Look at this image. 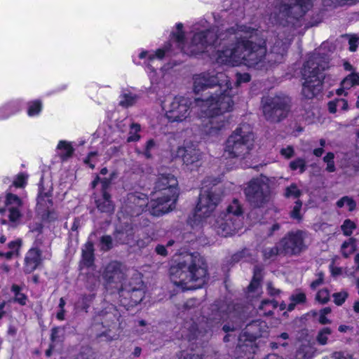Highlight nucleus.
<instances>
[{"mask_svg":"<svg viewBox=\"0 0 359 359\" xmlns=\"http://www.w3.org/2000/svg\"><path fill=\"white\" fill-rule=\"evenodd\" d=\"M193 37L189 41L183 32V24L175 25V30L170 37L179 49L189 55L201 53H213L212 58L217 63L231 66L244 65L249 67L262 69L265 67V41L258 39V30L244 25H236L230 28H222L215 33L214 30L201 29L198 25L194 26Z\"/></svg>","mask_w":359,"mask_h":359,"instance_id":"obj_1","label":"nucleus"},{"mask_svg":"<svg viewBox=\"0 0 359 359\" xmlns=\"http://www.w3.org/2000/svg\"><path fill=\"white\" fill-rule=\"evenodd\" d=\"M192 82L193 92L196 95H201L214 87H219L218 90L211 93L208 97H198L194 100L196 112L201 113L202 116L211 117V126L207 128L206 132L210 135L218 136L229 122L224 114L233 110L234 104V93L229 78L224 73L210 69L194 74Z\"/></svg>","mask_w":359,"mask_h":359,"instance_id":"obj_2","label":"nucleus"},{"mask_svg":"<svg viewBox=\"0 0 359 359\" xmlns=\"http://www.w3.org/2000/svg\"><path fill=\"white\" fill-rule=\"evenodd\" d=\"M207 183V181L203 183L195 212L189 220L190 226L193 229L198 230L209 224L217 234L224 237L236 233L243 226V211L239 202L233 200L228 206L226 213L212 216L219 202L220 195L215 184L210 186Z\"/></svg>","mask_w":359,"mask_h":359,"instance_id":"obj_3","label":"nucleus"},{"mask_svg":"<svg viewBox=\"0 0 359 359\" xmlns=\"http://www.w3.org/2000/svg\"><path fill=\"white\" fill-rule=\"evenodd\" d=\"M177 179L172 175H162L158 182L159 190L155 191L149 203L146 195L143 194H130L129 205L126 208L130 209L131 216L138 215L147 208L149 213L159 217L168 212L175 208L178 197Z\"/></svg>","mask_w":359,"mask_h":359,"instance_id":"obj_4","label":"nucleus"},{"mask_svg":"<svg viewBox=\"0 0 359 359\" xmlns=\"http://www.w3.org/2000/svg\"><path fill=\"white\" fill-rule=\"evenodd\" d=\"M170 279L182 290H196L207 281V269L198 252L183 255V261L170 268Z\"/></svg>","mask_w":359,"mask_h":359,"instance_id":"obj_5","label":"nucleus"},{"mask_svg":"<svg viewBox=\"0 0 359 359\" xmlns=\"http://www.w3.org/2000/svg\"><path fill=\"white\" fill-rule=\"evenodd\" d=\"M328 67L327 59L313 54L304 65L302 76L304 80L302 93L307 98H312L321 90L324 79L323 71Z\"/></svg>","mask_w":359,"mask_h":359,"instance_id":"obj_6","label":"nucleus"},{"mask_svg":"<svg viewBox=\"0 0 359 359\" xmlns=\"http://www.w3.org/2000/svg\"><path fill=\"white\" fill-rule=\"evenodd\" d=\"M255 145L254 134L248 126L236 128L227 138L224 155L226 158L243 160L250 154Z\"/></svg>","mask_w":359,"mask_h":359,"instance_id":"obj_7","label":"nucleus"},{"mask_svg":"<svg viewBox=\"0 0 359 359\" xmlns=\"http://www.w3.org/2000/svg\"><path fill=\"white\" fill-rule=\"evenodd\" d=\"M313 0H278L271 13L273 23H292L302 18L312 6Z\"/></svg>","mask_w":359,"mask_h":359,"instance_id":"obj_8","label":"nucleus"},{"mask_svg":"<svg viewBox=\"0 0 359 359\" xmlns=\"http://www.w3.org/2000/svg\"><path fill=\"white\" fill-rule=\"evenodd\" d=\"M166 102L168 103L162 104V108L170 121L182 122L189 116L191 111H194L200 118H207L204 126V133L209 137H214L206 132L207 128L211 126L210 123L211 117L202 116L201 113L196 112L194 102L192 104L188 98L184 97H168Z\"/></svg>","mask_w":359,"mask_h":359,"instance_id":"obj_9","label":"nucleus"},{"mask_svg":"<svg viewBox=\"0 0 359 359\" xmlns=\"http://www.w3.org/2000/svg\"><path fill=\"white\" fill-rule=\"evenodd\" d=\"M268 327L264 321L255 320L247 325L245 331L240 335L239 345L236 348L238 357L250 359L255 353L257 348L254 341L267 335Z\"/></svg>","mask_w":359,"mask_h":359,"instance_id":"obj_10","label":"nucleus"},{"mask_svg":"<svg viewBox=\"0 0 359 359\" xmlns=\"http://www.w3.org/2000/svg\"><path fill=\"white\" fill-rule=\"evenodd\" d=\"M170 52H172L170 43L165 44L163 48L156 50L140 49L133 55V61L137 65L144 67L151 82L153 83L158 81L156 67L157 62Z\"/></svg>","mask_w":359,"mask_h":359,"instance_id":"obj_11","label":"nucleus"},{"mask_svg":"<svg viewBox=\"0 0 359 359\" xmlns=\"http://www.w3.org/2000/svg\"><path fill=\"white\" fill-rule=\"evenodd\" d=\"M289 98L284 95L267 96L262 99L263 112L266 119L279 121L288 111Z\"/></svg>","mask_w":359,"mask_h":359,"instance_id":"obj_12","label":"nucleus"},{"mask_svg":"<svg viewBox=\"0 0 359 359\" xmlns=\"http://www.w3.org/2000/svg\"><path fill=\"white\" fill-rule=\"evenodd\" d=\"M5 204V208L0 210L1 223L15 226L22 215L20 210L22 205V201L17 195L8 192L6 195Z\"/></svg>","mask_w":359,"mask_h":359,"instance_id":"obj_13","label":"nucleus"},{"mask_svg":"<svg viewBox=\"0 0 359 359\" xmlns=\"http://www.w3.org/2000/svg\"><path fill=\"white\" fill-rule=\"evenodd\" d=\"M264 177L251 180L246 188L245 194L248 200L255 205H261L266 201L269 194V186Z\"/></svg>","mask_w":359,"mask_h":359,"instance_id":"obj_14","label":"nucleus"},{"mask_svg":"<svg viewBox=\"0 0 359 359\" xmlns=\"http://www.w3.org/2000/svg\"><path fill=\"white\" fill-rule=\"evenodd\" d=\"M305 233L297 231L288 233L279 242L280 250L285 253L297 254L300 252L304 245Z\"/></svg>","mask_w":359,"mask_h":359,"instance_id":"obj_15","label":"nucleus"},{"mask_svg":"<svg viewBox=\"0 0 359 359\" xmlns=\"http://www.w3.org/2000/svg\"><path fill=\"white\" fill-rule=\"evenodd\" d=\"M177 156L182 158L188 170H194L201 165V152L194 145L179 147Z\"/></svg>","mask_w":359,"mask_h":359,"instance_id":"obj_16","label":"nucleus"},{"mask_svg":"<svg viewBox=\"0 0 359 359\" xmlns=\"http://www.w3.org/2000/svg\"><path fill=\"white\" fill-rule=\"evenodd\" d=\"M100 182L102 194L101 198L95 201L97 208L104 212H112L114 209V206L111 201L110 200V196L107 192V189L110 184V180L107 178L101 179L97 176L96 178L92 182L93 187H95L98 183Z\"/></svg>","mask_w":359,"mask_h":359,"instance_id":"obj_17","label":"nucleus"},{"mask_svg":"<svg viewBox=\"0 0 359 359\" xmlns=\"http://www.w3.org/2000/svg\"><path fill=\"white\" fill-rule=\"evenodd\" d=\"M52 205L50 196L40 192L37 199V209L44 219L50 221L56 218L57 215L52 209Z\"/></svg>","mask_w":359,"mask_h":359,"instance_id":"obj_18","label":"nucleus"},{"mask_svg":"<svg viewBox=\"0 0 359 359\" xmlns=\"http://www.w3.org/2000/svg\"><path fill=\"white\" fill-rule=\"evenodd\" d=\"M41 251L37 248H32L25 255L24 271L30 273L36 270L42 263Z\"/></svg>","mask_w":359,"mask_h":359,"instance_id":"obj_19","label":"nucleus"},{"mask_svg":"<svg viewBox=\"0 0 359 359\" xmlns=\"http://www.w3.org/2000/svg\"><path fill=\"white\" fill-rule=\"evenodd\" d=\"M20 247V239L11 241L7 243L5 250H0V257H4L6 259H11L13 257H18Z\"/></svg>","mask_w":359,"mask_h":359,"instance_id":"obj_20","label":"nucleus"},{"mask_svg":"<svg viewBox=\"0 0 359 359\" xmlns=\"http://www.w3.org/2000/svg\"><path fill=\"white\" fill-rule=\"evenodd\" d=\"M355 85H359V74L353 73L347 76L341 81V88L337 90V94L338 95H346L347 93L346 90H349Z\"/></svg>","mask_w":359,"mask_h":359,"instance_id":"obj_21","label":"nucleus"},{"mask_svg":"<svg viewBox=\"0 0 359 359\" xmlns=\"http://www.w3.org/2000/svg\"><path fill=\"white\" fill-rule=\"evenodd\" d=\"M57 155L62 161L70 158L74 153V148L72 143L65 140H60L56 148Z\"/></svg>","mask_w":359,"mask_h":359,"instance_id":"obj_22","label":"nucleus"},{"mask_svg":"<svg viewBox=\"0 0 359 359\" xmlns=\"http://www.w3.org/2000/svg\"><path fill=\"white\" fill-rule=\"evenodd\" d=\"M287 46L281 43V42H278L276 44L271 52L267 55V60L269 62L273 61L276 62H280L283 55L286 52Z\"/></svg>","mask_w":359,"mask_h":359,"instance_id":"obj_23","label":"nucleus"},{"mask_svg":"<svg viewBox=\"0 0 359 359\" xmlns=\"http://www.w3.org/2000/svg\"><path fill=\"white\" fill-rule=\"evenodd\" d=\"M93 245L91 242H87L82 249V264L89 267L94 261Z\"/></svg>","mask_w":359,"mask_h":359,"instance_id":"obj_24","label":"nucleus"},{"mask_svg":"<svg viewBox=\"0 0 359 359\" xmlns=\"http://www.w3.org/2000/svg\"><path fill=\"white\" fill-rule=\"evenodd\" d=\"M5 105L8 111L6 114H0L1 118H8L10 116H13V114H16L21 109L22 103L20 100H15L10 101Z\"/></svg>","mask_w":359,"mask_h":359,"instance_id":"obj_25","label":"nucleus"},{"mask_svg":"<svg viewBox=\"0 0 359 359\" xmlns=\"http://www.w3.org/2000/svg\"><path fill=\"white\" fill-rule=\"evenodd\" d=\"M358 1H359V0H323V6L327 10L335 9L346 5H353Z\"/></svg>","mask_w":359,"mask_h":359,"instance_id":"obj_26","label":"nucleus"},{"mask_svg":"<svg viewBox=\"0 0 359 359\" xmlns=\"http://www.w3.org/2000/svg\"><path fill=\"white\" fill-rule=\"evenodd\" d=\"M328 109L330 113H335L337 111H346L348 102L344 99H336L328 103Z\"/></svg>","mask_w":359,"mask_h":359,"instance_id":"obj_27","label":"nucleus"},{"mask_svg":"<svg viewBox=\"0 0 359 359\" xmlns=\"http://www.w3.org/2000/svg\"><path fill=\"white\" fill-rule=\"evenodd\" d=\"M137 100V96L130 92H124L120 96L119 104L122 107H128L134 104Z\"/></svg>","mask_w":359,"mask_h":359,"instance_id":"obj_28","label":"nucleus"},{"mask_svg":"<svg viewBox=\"0 0 359 359\" xmlns=\"http://www.w3.org/2000/svg\"><path fill=\"white\" fill-rule=\"evenodd\" d=\"M313 348L309 343L304 344L297 350L294 359H311L312 358Z\"/></svg>","mask_w":359,"mask_h":359,"instance_id":"obj_29","label":"nucleus"},{"mask_svg":"<svg viewBox=\"0 0 359 359\" xmlns=\"http://www.w3.org/2000/svg\"><path fill=\"white\" fill-rule=\"evenodd\" d=\"M277 307V304L273 301L264 300L262 301L259 307V315L269 316L272 313L273 310Z\"/></svg>","mask_w":359,"mask_h":359,"instance_id":"obj_30","label":"nucleus"},{"mask_svg":"<svg viewBox=\"0 0 359 359\" xmlns=\"http://www.w3.org/2000/svg\"><path fill=\"white\" fill-rule=\"evenodd\" d=\"M305 300L306 295L304 292L301 291L294 292L290 297V303L287 306V311H292L297 304L303 303Z\"/></svg>","mask_w":359,"mask_h":359,"instance_id":"obj_31","label":"nucleus"},{"mask_svg":"<svg viewBox=\"0 0 359 359\" xmlns=\"http://www.w3.org/2000/svg\"><path fill=\"white\" fill-rule=\"evenodd\" d=\"M140 126L137 123H132L130 127L129 135L127 138L128 142H137L140 139L139 133L140 131Z\"/></svg>","mask_w":359,"mask_h":359,"instance_id":"obj_32","label":"nucleus"},{"mask_svg":"<svg viewBox=\"0 0 359 359\" xmlns=\"http://www.w3.org/2000/svg\"><path fill=\"white\" fill-rule=\"evenodd\" d=\"M337 205L339 208H344L348 211H352L355 208V201L348 196L341 198L337 201Z\"/></svg>","mask_w":359,"mask_h":359,"instance_id":"obj_33","label":"nucleus"},{"mask_svg":"<svg viewBox=\"0 0 359 359\" xmlns=\"http://www.w3.org/2000/svg\"><path fill=\"white\" fill-rule=\"evenodd\" d=\"M355 250V243L352 238L345 241L341 246V252L346 257H348Z\"/></svg>","mask_w":359,"mask_h":359,"instance_id":"obj_34","label":"nucleus"},{"mask_svg":"<svg viewBox=\"0 0 359 359\" xmlns=\"http://www.w3.org/2000/svg\"><path fill=\"white\" fill-rule=\"evenodd\" d=\"M116 237L121 240V243L131 244L130 240L133 237L132 229H124L117 231Z\"/></svg>","mask_w":359,"mask_h":359,"instance_id":"obj_35","label":"nucleus"},{"mask_svg":"<svg viewBox=\"0 0 359 359\" xmlns=\"http://www.w3.org/2000/svg\"><path fill=\"white\" fill-rule=\"evenodd\" d=\"M41 111V103L39 101H34L29 103L27 114L29 116H35Z\"/></svg>","mask_w":359,"mask_h":359,"instance_id":"obj_36","label":"nucleus"},{"mask_svg":"<svg viewBox=\"0 0 359 359\" xmlns=\"http://www.w3.org/2000/svg\"><path fill=\"white\" fill-rule=\"evenodd\" d=\"M325 16V11H320L316 13L312 16L311 20L307 23L306 27H312L318 25L323 20Z\"/></svg>","mask_w":359,"mask_h":359,"instance_id":"obj_37","label":"nucleus"},{"mask_svg":"<svg viewBox=\"0 0 359 359\" xmlns=\"http://www.w3.org/2000/svg\"><path fill=\"white\" fill-rule=\"evenodd\" d=\"M12 290L15 294V300L21 305H25L27 302V297L20 292V287L18 285H13Z\"/></svg>","mask_w":359,"mask_h":359,"instance_id":"obj_38","label":"nucleus"},{"mask_svg":"<svg viewBox=\"0 0 359 359\" xmlns=\"http://www.w3.org/2000/svg\"><path fill=\"white\" fill-rule=\"evenodd\" d=\"M290 168L292 170H299L300 173H302L305 170L306 163L302 158H297L290 163Z\"/></svg>","mask_w":359,"mask_h":359,"instance_id":"obj_39","label":"nucleus"},{"mask_svg":"<svg viewBox=\"0 0 359 359\" xmlns=\"http://www.w3.org/2000/svg\"><path fill=\"white\" fill-rule=\"evenodd\" d=\"M302 206V203L298 200L296 201L294 206L293 207L292 210L291 211L290 216L292 219H296L297 221H300L302 218V215L301 213V209Z\"/></svg>","mask_w":359,"mask_h":359,"instance_id":"obj_40","label":"nucleus"},{"mask_svg":"<svg viewBox=\"0 0 359 359\" xmlns=\"http://www.w3.org/2000/svg\"><path fill=\"white\" fill-rule=\"evenodd\" d=\"M331 334V330L329 327H325L322 329L317 337L318 341L322 344L325 345L327 342L328 337Z\"/></svg>","mask_w":359,"mask_h":359,"instance_id":"obj_41","label":"nucleus"},{"mask_svg":"<svg viewBox=\"0 0 359 359\" xmlns=\"http://www.w3.org/2000/svg\"><path fill=\"white\" fill-rule=\"evenodd\" d=\"M27 175L25 173L18 174L13 182V185L15 187H24L27 184Z\"/></svg>","mask_w":359,"mask_h":359,"instance_id":"obj_42","label":"nucleus"},{"mask_svg":"<svg viewBox=\"0 0 359 359\" xmlns=\"http://www.w3.org/2000/svg\"><path fill=\"white\" fill-rule=\"evenodd\" d=\"M355 224L350 219L345 220L341 226V229L344 233L346 236L351 235L353 233V231L355 229Z\"/></svg>","mask_w":359,"mask_h":359,"instance_id":"obj_43","label":"nucleus"},{"mask_svg":"<svg viewBox=\"0 0 359 359\" xmlns=\"http://www.w3.org/2000/svg\"><path fill=\"white\" fill-rule=\"evenodd\" d=\"M301 195V191L297 188L295 184H291L286 189L285 191V196L286 197H292V198H298Z\"/></svg>","mask_w":359,"mask_h":359,"instance_id":"obj_44","label":"nucleus"},{"mask_svg":"<svg viewBox=\"0 0 359 359\" xmlns=\"http://www.w3.org/2000/svg\"><path fill=\"white\" fill-rule=\"evenodd\" d=\"M331 309L329 307L324 308L320 311L318 321L320 323L325 325L330 323L331 321L327 318V316L330 314Z\"/></svg>","mask_w":359,"mask_h":359,"instance_id":"obj_45","label":"nucleus"},{"mask_svg":"<svg viewBox=\"0 0 359 359\" xmlns=\"http://www.w3.org/2000/svg\"><path fill=\"white\" fill-rule=\"evenodd\" d=\"M260 284V276L258 274V272L255 270L254 273L253 278L248 287L249 292H254L257 290Z\"/></svg>","mask_w":359,"mask_h":359,"instance_id":"obj_46","label":"nucleus"},{"mask_svg":"<svg viewBox=\"0 0 359 359\" xmlns=\"http://www.w3.org/2000/svg\"><path fill=\"white\" fill-rule=\"evenodd\" d=\"M316 299L318 302L325 304L330 299V292L327 289L320 290L318 292Z\"/></svg>","mask_w":359,"mask_h":359,"instance_id":"obj_47","label":"nucleus"},{"mask_svg":"<svg viewBox=\"0 0 359 359\" xmlns=\"http://www.w3.org/2000/svg\"><path fill=\"white\" fill-rule=\"evenodd\" d=\"M347 297L348 293L346 291L334 293L333 294L334 302L337 305L340 306L345 302Z\"/></svg>","mask_w":359,"mask_h":359,"instance_id":"obj_48","label":"nucleus"},{"mask_svg":"<svg viewBox=\"0 0 359 359\" xmlns=\"http://www.w3.org/2000/svg\"><path fill=\"white\" fill-rule=\"evenodd\" d=\"M278 252H283L279 247V243L278 244L277 247L266 248L264 252V256L265 258L269 259L277 255Z\"/></svg>","mask_w":359,"mask_h":359,"instance_id":"obj_49","label":"nucleus"},{"mask_svg":"<svg viewBox=\"0 0 359 359\" xmlns=\"http://www.w3.org/2000/svg\"><path fill=\"white\" fill-rule=\"evenodd\" d=\"M349 50L352 52L356 50L359 45V37L356 34H353L348 39Z\"/></svg>","mask_w":359,"mask_h":359,"instance_id":"obj_50","label":"nucleus"},{"mask_svg":"<svg viewBox=\"0 0 359 359\" xmlns=\"http://www.w3.org/2000/svg\"><path fill=\"white\" fill-rule=\"evenodd\" d=\"M112 246V240L110 236H104L101 238V248L103 250H108Z\"/></svg>","mask_w":359,"mask_h":359,"instance_id":"obj_51","label":"nucleus"},{"mask_svg":"<svg viewBox=\"0 0 359 359\" xmlns=\"http://www.w3.org/2000/svg\"><path fill=\"white\" fill-rule=\"evenodd\" d=\"M331 359H353V356L348 353L339 351L334 353Z\"/></svg>","mask_w":359,"mask_h":359,"instance_id":"obj_52","label":"nucleus"},{"mask_svg":"<svg viewBox=\"0 0 359 359\" xmlns=\"http://www.w3.org/2000/svg\"><path fill=\"white\" fill-rule=\"evenodd\" d=\"M140 284H141V282L140 281L139 283H138V286H134V287H130V288H127L126 286L125 287H121V292H123L124 290H126L128 292H139L140 294V299H135V302L137 303L139 301H141L142 300V292L140 291Z\"/></svg>","mask_w":359,"mask_h":359,"instance_id":"obj_53","label":"nucleus"},{"mask_svg":"<svg viewBox=\"0 0 359 359\" xmlns=\"http://www.w3.org/2000/svg\"><path fill=\"white\" fill-rule=\"evenodd\" d=\"M250 79V76L248 73L237 74H236V84L238 86L242 83L248 82Z\"/></svg>","mask_w":359,"mask_h":359,"instance_id":"obj_54","label":"nucleus"},{"mask_svg":"<svg viewBox=\"0 0 359 359\" xmlns=\"http://www.w3.org/2000/svg\"><path fill=\"white\" fill-rule=\"evenodd\" d=\"M155 147V142L153 140H149L146 144L145 151H144V156L147 158L151 157V150Z\"/></svg>","mask_w":359,"mask_h":359,"instance_id":"obj_55","label":"nucleus"},{"mask_svg":"<svg viewBox=\"0 0 359 359\" xmlns=\"http://www.w3.org/2000/svg\"><path fill=\"white\" fill-rule=\"evenodd\" d=\"M317 278L311 284V287L313 289H316L317 287H318L323 283V274L322 273H318L317 274Z\"/></svg>","mask_w":359,"mask_h":359,"instance_id":"obj_56","label":"nucleus"},{"mask_svg":"<svg viewBox=\"0 0 359 359\" xmlns=\"http://www.w3.org/2000/svg\"><path fill=\"white\" fill-rule=\"evenodd\" d=\"M96 156H97V152H91L89 154V155L85 160V163L86 164H88L91 168H93L95 167L94 159Z\"/></svg>","mask_w":359,"mask_h":359,"instance_id":"obj_57","label":"nucleus"},{"mask_svg":"<svg viewBox=\"0 0 359 359\" xmlns=\"http://www.w3.org/2000/svg\"><path fill=\"white\" fill-rule=\"evenodd\" d=\"M330 271L333 276L337 277L343 274L344 270L341 267H338L332 264L330 266Z\"/></svg>","mask_w":359,"mask_h":359,"instance_id":"obj_58","label":"nucleus"},{"mask_svg":"<svg viewBox=\"0 0 359 359\" xmlns=\"http://www.w3.org/2000/svg\"><path fill=\"white\" fill-rule=\"evenodd\" d=\"M280 153L285 158H289L292 156L294 154L293 148L291 147H287L286 148L282 149Z\"/></svg>","mask_w":359,"mask_h":359,"instance_id":"obj_59","label":"nucleus"},{"mask_svg":"<svg viewBox=\"0 0 359 359\" xmlns=\"http://www.w3.org/2000/svg\"><path fill=\"white\" fill-rule=\"evenodd\" d=\"M156 252L158 255H163V256H165L167 254V251H166L165 247L163 246V245H158L156 246Z\"/></svg>","mask_w":359,"mask_h":359,"instance_id":"obj_60","label":"nucleus"},{"mask_svg":"<svg viewBox=\"0 0 359 359\" xmlns=\"http://www.w3.org/2000/svg\"><path fill=\"white\" fill-rule=\"evenodd\" d=\"M60 332V328L59 327H55L52 330L51 332V339L53 342H55L57 337H58V333Z\"/></svg>","mask_w":359,"mask_h":359,"instance_id":"obj_61","label":"nucleus"},{"mask_svg":"<svg viewBox=\"0 0 359 359\" xmlns=\"http://www.w3.org/2000/svg\"><path fill=\"white\" fill-rule=\"evenodd\" d=\"M267 290L268 292L272 296L279 293V290H276L271 283L268 285Z\"/></svg>","mask_w":359,"mask_h":359,"instance_id":"obj_62","label":"nucleus"},{"mask_svg":"<svg viewBox=\"0 0 359 359\" xmlns=\"http://www.w3.org/2000/svg\"><path fill=\"white\" fill-rule=\"evenodd\" d=\"M334 157V154L329 152L326 154V156L324 157L323 159L325 163H327V162L333 161Z\"/></svg>","mask_w":359,"mask_h":359,"instance_id":"obj_63","label":"nucleus"},{"mask_svg":"<svg viewBox=\"0 0 359 359\" xmlns=\"http://www.w3.org/2000/svg\"><path fill=\"white\" fill-rule=\"evenodd\" d=\"M183 359H202L201 356L195 354H187L184 356Z\"/></svg>","mask_w":359,"mask_h":359,"instance_id":"obj_64","label":"nucleus"}]
</instances>
